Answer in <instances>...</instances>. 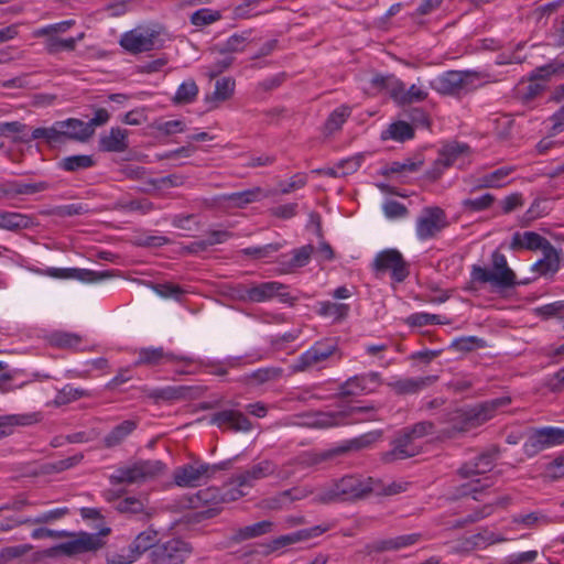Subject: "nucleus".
Listing matches in <instances>:
<instances>
[{
	"label": "nucleus",
	"mask_w": 564,
	"mask_h": 564,
	"mask_svg": "<svg viewBox=\"0 0 564 564\" xmlns=\"http://www.w3.org/2000/svg\"><path fill=\"white\" fill-rule=\"evenodd\" d=\"M372 491H379L377 480L371 477L349 475L323 488L316 494L314 500L321 503L347 501L364 498Z\"/></svg>",
	"instance_id": "obj_1"
},
{
	"label": "nucleus",
	"mask_w": 564,
	"mask_h": 564,
	"mask_svg": "<svg viewBox=\"0 0 564 564\" xmlns=\"http://www.w3.org/2000/svg\"><path fill=\"white\" fill-rule=\"evenodd\" d=\"M340 359L341 355L336 339L324 338L317 340L293 360L290 370L293 373L317 371L327 368L333 360L338 361Z\"/></svg>",
	"instance_id": "obj_2"
},
{
	"label": "nucleus",
	"mask_w": 564,
	"mask_h": 564,
	"mask_svg": "<svg viewBox=\"0 0 564 564\" xmlns=\"http://www.w3.org/2000/svg\"><path fill=\"white\" fill-rule=\"evenodd\" d=\"M510 401L509 397H501L465 410L455 411L449 419L452 429L447 431L448 435L455 432H466L484 424L496 415L498 409L507 406Z\"/></svg>",
	"instance_id": "obj_3"
},
{
	"label": "nucleus",
	"mask_w": 564,
	"mask_h": 564,
	"mask_svg": "<svg viewBox=\"0 0 564 564\" xmlns=\"http://www.w3.org/2000/svg\"><path fill=\"white\" fill-rule=\"evenodd\" d=\"M293 462H289L283 466H278L271 460H261L245 471L234 476L229 486H232L234 489H242L246 494V489H249L254 486V484L261 479L268 477H275L278 479H288L294 474V469H292Z\"/></svg>",
	"instance_id": "obj_4"
},
{
	"label": "nucleus",
	"mask_w": 564,
	"mask_h": 564,
	"mask_svg": "<svg viewBox=\"0 0 564 564\" xmlns=\"http://www.w3.org/2000/svg\"><path fill=\"white\" fill-rule=\"evenodd\" d=\"M110 529H102L99 533L68 532L67 541L52 546L47 554L51 556L65 555L75 556L86 552L97 551L104 545L101 536H106Z\"/></svg>",
	"instance_id": "obj_5"
},
{
	"label": "nucleus",
	"mask_w": 564,
	"mask_h": 564,
	"mask_svg": "<svg viewBox=\"0 0 564 564\" xmlns=\"http://www.w3.org/2000/svg\"><path fill=\"white\" fill-rule=\"evenodd\" d=\"M165 465L161 460H139L129 466L117 468L109 477L112 485L139 484L161 475Z\"/></svg>",
	"instance_id": "obj_6"
},
{
	"label": "nucleus",
	"mask_w": 564,
	"mask_h": 564,
	"mask_svg": "<svg viewBox=\"0 0 564 564\" xmlns=\"http://www.w3.org/2000/svg\"><path fill=\"white\" fill-rule=\"evenodd\" d=\"M220 469H223V465L220 464L210 465L196 460L177 467L174 470L173 479L178 487H199L207 484Z\"/></svg>",
	"instance_id": "obj_7"
},
{
	"label": "nucleus",
	"mask_w": 564,
	"mask_h": 564,
	"mask_svg": "<svg viewBox=\"0 0 564 564\" xmlns=\"http://www.w3.org/2000/svg\"><path fill=\"white\" fill-rule=\"evenodd\" d=\"M479 80L477 72L448 70L435 79L434 86L443 95H456L475 89Z\"/></svg>",
	"instance_id": "obj_8"
},
{
	"label": "nucleus",
	"mask_w": 564,
	"mask_h": 564,
	"mask_svg": "<svg viewBox=\"0 0 564 564\" xmlns=\"http://www.w3.org/2000/svg\"><path fill=\"white\" fill-rule=\"evenodd\" d=\"M163 33L161 26L139 28L124 33L120 40V45L128 52L137 54L148 52L161 46L160 36Z\"/></svg>",
	"instance_id": "obj_9"
},
{
	"label": "nucleus",
	"mask_w": 564,
	"mask_h": 564,
	"mask_svg": "<svg viewBox=\"0 0 564 564\" xmlns=\"http://www.w3.org/2000/svg\"><path fill=\"white\" fill-rule=\"evenodd\" d=\"M193 553L192 545L181 539H171L151 552L153 564H184Z\"/></svg>",
	"instance_id": "obj_10"
},
{
	"label": "nucleus",
	"mask_w": 564,
	"mask_h": 564,
	"mask_svg": "<svg viewBox=\"0 0 564 564\" xmlns=\"http://www.w3.org/2000/svg\"><path fill=\"white\" fill-rule=\"evenodd\" d=\"M564 444L563 429L556 426H544L530 432L523 444L524 453L532 457L538 453Z\"/></svg>",
	"instance_id": "obj_11"
},
{
	"label": "nucleus",
	"mask_w": 564,
	"mask_h": 564,
	"mask_svg": "<svg viewBox=\"0 0 564 564\" xmlns=\"http://www.w3.org/2000/svg\"><path fill=\"white\" fill-rule=\"evenodd\" d=\"M447 226L446 214L440 207H425L416 220L415 231L420 240L434 238Z\"/></svg>",
	"instance_id": "obj_12"
},
{
	"label": "nucleus",
	"mask_w": 564,
	"mask_h": 564,
	"mask_svg": "<svg viewBox=\"0 0 564 564\" xmlns=\"http://www.w3.org/2000/svg\"><path fill=\"white\" fill-rule=\"evenodd\" d=\"M286 290V285L278 281L261 282L247 286L243 290L242 297L254 303L268 302L273 299L286 303L291 299Z\"/></svg>",
	"instance_id": "obj_13"
},
{
	"label": "nucleus",
	"mask_w": 564,
	"mask_h": 564,
	"mask_svg": "<svg viewBox=\"0 0 564 564\" xmlns=\"http://www.w3.org/2000/svg\"><path fill=\"white\" fill-rule=\"evenodd\" d=\"M377 273L386 271L391 272V278L395 282H402L409 275L408 264L402 254L395 249H387L379 252L372 263Z\"/></svg>",
	"instance_id": "obj_14"
},
{
	"label": "nucleus",
	"mask_w": 564,
	"mask_h": 564,
	"mask_svg": "<svg viewBox=\"0 0 564 564\" xmlns=\"http://www.w3.org/2000/svg\"><path fill=\"white\" fill-rule=\"evenodd\" d=\"M43 274L59 280H78L84 283H97L115 276L112 270L94 271L80 268H46Z\"/></svg>",
	"instance_id": "obj_15"
},
{
	"label": "nucleus",
	"mask_w": 564,
	"mask_h": 564,
	"mask_svg": "<svg viewBox=\"0 0 564 564\" xmlns=\"http://www.w3.org/2000/svg\"><path fill=\"white\" fill-rule=\"evenodd\" d=\"M138 358L133 366L156 367L165 364L192 361L189 357L177 356L172 351L165 350L163 347H145L137 350Z\"/></svg>",
	"instance_id": "obj_16"
},
{
	"label": "nucleus",
	"mask_w": 564,
	"mask_h": 564,
	"mask_svg": "<svg viewBox=\"0 0 564 564\" xmlns=\"http://www.w3.org/2000/svg\"><path fill=\"white\" fill-rule=\"evenodd\" d=\"M421 451V444L416 442L410 433L402 430L400 434L391 442V449L382 454V460L392 463L417 455Z\"/></svg>",
	"instance_id": "obj_17"
},
{
	"label": "nucleus",
	"mask_w": 564,
	"mask_h": 564,
	"mask_svg": "<svg viewBox=\"0 0 564 564\" xmlns=\"http://www.w3.org/2000/svg\"><path fill=\"white\" fill-rule=\"evenodd\" d=\"M470 276L475 282L490 283L501 289L512 288L516 284V274L511 269H487L474 265Z\"/></svg>",
	"instance_id": "obj_18"
},
{
	"label": "nucleus",
	"mask_w": 564,
	"mask_h": 564,
	"mask_svg": "<svg viewBox=\"0 0 564 564\" xmlns=\"http://www.w3.org/2000/svg\"><path fill=\"white\" fill-rule=\"evenodd\" d=\"M381 383L380 373L371 371L356 375L347 379L339 387L341 397H354L372 392Z\"/></svg>",
	"instance_id": "obj_19"
},
{
	"label": "nucleus",
	"mask_w": 564,
	"mask_h": 564,
	"mask_svg": "<svg viewBox=\"0 0 564 564\" xmlns=\"http://www.w3.org/2000/svg\"><path fill=\"white\" fill-rule=\"evenodd\" d=\"M330 529V525L328 524H318L312 528L302 529L296 532H292L290 534L281 535L274 540H272L268 544V552H274L278 551L281 547L295 544L301 541H306L312 538H316L325 532H327Z\"/></svg>",
	"instance_id": "obj_20"
},
{
	"label": "nucleus",
	"mask_w": 564,
	"mask_h": 564,
	"mask_svg": "<svg viewBox=\"0 0 564 564\" xmlns=\"http://www.w3.org/2000/svg\"><path fill=\"white\" fill-rule=\"evenodd\" d=\"M210 422L219 429L228 427L235 432H248L252 427L248 417L242 412L236 410L215 412L210 417Z\"/></svg>",
	"instance_id": "obj_21"
},
{
	"label": "nucleus",
	"mask_w": 564,
	"mask_h": 564,
	"mask_svg": "<svg viewBox=\"0 0 564 564\" xmlns=\"http://www.w3.org/2000/svg\"><path fill=\"white\" fill-rule=\"evenodd\" d=\"M510 540L511 539L509 538H503L492 532L486 531L484 533L473 534L469 538H465L456 542L454 545L451 546V551L452 553H468L475 549H482L490 544L506 542Z\"/></svg>",
	"instance_id": "obj_22"
},
{
	"label": "nucleus",
	"mask_w": 564,
	"mask_h": 564,
	"mask_svg": "<svg viewBox=\"0 0 564 564\" xmlns=\"http://www.w3.org/2000/svg\"><path fill=\"white\" fill-rule=\"evenodd\" d=\"M98 148L102 152L121 153L129 149V131L120 127H112L100 135Z\"/></svg>",
	"instance_id": "obj_23"
},
{
	"label": "nucleus",
	"mask_w": 564,
	"mask_h": 564,
	"mask_svg": "<svg viewBox=\"0 0 564 564\" xmlns=\"http://www.w3.org/2000/svg\"><path fill=\"white\" fill-rule=\"evenodd\" d=\"M245 495L246 492L242 489H234V487L229 486V482H227L221 490L215 487L199 490L197 492V499L203 503H219L235 501Z\"/></svg>",
	"instance_id": "obj_24"
},
{
	"label": "nucleus",
	"mask_w": 564,
	"mask_h": 564,
	"mask_svg": "<svg viewBox=\"0 0 564 564\" xmlns=\"http://www.w3.org/2000/svg\"><path fill=\"white\" fill-rule=\"evenodd\" d=\"M542 253L543 257L532 264L531 271L538 276H553L561 268L560 252L551 245Z\"/></svg>",
	"instance_id": "obj_25"
},
{
	"label": "nucleus",
	"mask_w": 564,
	"mask_h": 564,
	"mask_svg": "<svg viewBox=\"0 0 564 564\" xmlns=\"http://www.w3.org/2000/svg\"><path fill=\"white\" fill-rule=\"evenodd\" d=\"M552 243L541 236L538 232L534 231H517L513 234L510 242V248L512 250H519V249H527V250H541L543 251Z\"/></svg>",
	"instance_id": "obj_26"
},
{
	"label": "nucleus",
	"mask_w": 564,
	"mask_h": 564,
	"mask_svg": "<svg viewBox=\"0 0 564 564\" xmlns=\"http://www.w3.org/2000/svg\"><path fill=\"white\" fill-rule=\"evenodd\" d=\"M437 376L417 378H402L388 382V386L398 394H414L432 386Z\"/></svg>",
	"instance_id": "obj_27"
},
{
	"label": "nucleus",
	"mask_w": 564,
	"mask_h": 564,
	"mask_svg": "<svg viewBox=\"0 0 564 564\" xmlns=\"http://www.w3.org/2000/svg\"><path fill=\"white\" fill-rule=\"evenodd\" d=\"M438 154L442 156V160H444L448 167L455 164L459 167H463L470 156V148L466 143L453 141L445 144L440 150Z\"/></svg>",
	"instance_id": "obj_28"
},
{
	"label": "nucleus",
	"mask_w": 564,
	"mask_h": 564,
	"mask_svg": "<svg viewBox=\"0 0 564 564\" xmlns=\"http://www.w3.org/2000/svg\"><path fill=\"white\" fill-rule=\"evenodd\" d=\"M497 452H486L475 458L474 462L465 464L459 473L465 478L480 476L490 471L495 465Z\"/></svg>",
	"instance_id": "obj_29"
},
{
	"label": "nucleus",
	"mask_w": 564,
	"mask_h": 564,
	"mask_svg": "<svg viewBox=\"0 0 564 564\" xmlns=\"http://www.w3.org/2000/svg\"><path fill=\"white\" fill-rule=\"evenodd\" d=\"M30 216L17 212L0 209V229L8 231H17L26 229L32 226Z\"/></svg>",
	"instance_id": "obj_30"
},
{
	"label": "nucleus",
	"mask_w": 564,
	"mask_h": 564,
	"mask_svg": "<svg viewBox=\"0 0 564 564\" xmlns=\"http://www.w3.org/2000/svg\"><path fill=\"white\" fill-rule=\"evenodd\" d=\"M62 134L64 139H72L77 141H86L91 137V130H88V127L85 121L69 118L66 120H62Z\"/></svg>",
	"instance_id": "obj_31"
},
{
	"label": "nucleus",
	"mask_w": 564,
	"mask_h": 564,
	"mask_svg": "<svg viewBox=\"0 0 564 564\" xmlns=\"http://www.w3.org/2000/svg\"><path fill=\"white\" fill-rule=\"evenodd\" d=\"M423 166V161L420 159H404L403 161H393L389 163L384 170L383 175H397L399 177H408L416 173Z\"/></svg>",
	"instance_id": "obj_32"
},
{
	"label": "nucleus",
	"mask_w": 564,
	"mask_h": 564,
	"mask_svg": "<svg viewBox=\"0 0 564 564\" xmlns=\"http://www.w3.org/2000/svg\"><path fill=\"white\" fill-rule=\"evenodd\" d=\"M350 306L345 303H335L330 301H322L317 303V314L322 317L332 318L339 322L347 317Z\"/></svg>",
	"instance_id": "obj_33"
},
{
	"label": "nucleus",
	"mask_w": 564,
	"mask_h": 564,
	"mask_svg": "<svg viewBox=\"0 0 564 564\" xmlns=\"http://www.w3.org/2000/svg\"><path fill=\"white\" fill-rule=\"evenodd\" d=\"M33 423L31 414L0 415V440L11 435L15 426H25Z\"/></svg>",
	"instance_id": "obj_34"
},
{
	"label": "nucleus",
	"mask_w": 564,
	"mask_h": 564,
	"mask_svg": "<svg viewBox=\"0 0 564 564\" xmlns=\"http://www.w3.org/2000/svg\"><path fill=\"white\" fill-rule=\"evenodd\" d=\"M138 426L135 420H126L120 424L116 425L106 436L105 444L108 447L119 445L124 438H127Z\"/></svg>",
	"instance_id": "obj_35"
},
{
	"label": "nucleus",
	"mask_w": 564,
	"mask_h": 564,
	"mask_svg": "<svg viewBox=\"0 0 564 564\" xmlns=\"http://www.w3.org/2000/svg\"><path fill=\"white\" fill-rule=\"evenodd\" d=\"M516 528L534 529L553 523V520L546 514L534 511L527 514H518L511 522Z\"/></svg>",
	"instance_id": "obj_36"
},
{
	"label": "nucleus",
	"mask_w": 564,
	"mask_h": 564,
	"mask_svg": "<svg viewBox=\"0 0 564 564\" xmlns=\"http://www.w3.org/2000/svg\"><path fill=\"white\" fill-rule=\"evenodd\" d=\"M48 341L51 346L56 348L79 349V346L83 343V338L76 333L56 330L50 335Z\"/></svg>",
	"instance_id": "obj_37"
},
{
	"label": "nucleus",
	"mask_w": 564,
	"mask_h": 564,
	"mask_svg": "<svg viewBox=\"0 0 564 564\" xmlns=\"http://www.w3.org/2000/svg\"><path fill=\"white\" fill-rule=\"evenodd\" d=\"M158 542V532L152 529L140 532L129 545L134 554L140 557L145 551L150 550Z\"/></svg>",
	"instance_id": "obj_38"
},
{
	"label": "nucleus",
	"mask_w": 564,
	"mask_h": 564,
	"mask_svg": "<svg viewBox=\"0 0 564 564\" xmlns=\"http://www.w3.org/2000/svg\"><path fill=\"white\" fill-rule=\"evenodd\" d=\"M496 202L495 195L484 193L478 197H468L462 200V207L466 212L480 213L489 209Z\"/></svg>",
	"instance_id": "obj_39"
},
{
	"label": "nucleus",
	"mask_w": 564,
	"mask_h": 564,
	"mask_svg": "<svg viewBox=\"0 0 564 564\" xmlns=\"http://www.w3.org/2000/svg\"><path fill=\"white\" fill-rule=\"evenodd\" d=\"M273 529V522L263 520L251 525L240 528L236 533L237 541H243L252 538H257L271 532Z\"/></svg>",
	"instance_id": "obj_40"
},
{
	"label": "nucleus",
	"mask_w": 564,
	"mask_h": 564,
	"mask_svg": "<svg viewBox=\"0 0 564 564\" xmlns=\"http://www.w3.org/2000/svg\"><path fill=\"white\" fill-rule=\"evenodd\" d=\"M414 130L412 126L405 121H397L391 123L386 132H383V139H392L394 141L403 142L412 139Z\"/></svg>",
	"instance_id": "obj_41"
},
{
	"label": "nucleus",
	"mask_w": 564,
	"mask_h": 564,
	"mask_svg": "<svg viewBox=\"0 0 564 564\" xmlns=\"http://www.w3.org/2000/svg\"><path fill=\"white\" fill-rule=\"evenodd\" d=\"M313 252L314 247L312 245L302 246L300 248L294 249L291 252L290 260L283 261L282 264H285L288 270L302 268L310 262Z\"/></svg>",
	"instance_id": "obj_42"
},
{
	"label": "nucleus",
	"mask_w": 564,
	"mask_h": 564,
	"mask_svg": "<svg viewBox=\"0 0 564 564\" xmlns=\"http://www.w3.org/2000/svg\"><path fill=\"white\" fill-rule=\"evenodd\" d=\"M95 165V160L91 155L78 154L64 158L59 166L67 172H76L86 170Z\"/></svg>",
	"instance_id": "obj_43"
},
{
	"label": "nucleus",
	"mask_w": 564,
	"mask_h": 564,
	"mask_svg": "<svg viewBox=\"0 0 564 564\" xmlns=\"http://www.w3.org/2000/svg\"><path fill=\"white\" fill-rule=\"evenodd\" d=\"M251 42V31H243L241 33H235L229 36L223 44L221 52L224 53H240Z\"/></svg>",
	"instance_id": "obj_44"
},
{
	"label": "nucleus",
	"mask_w": 564,
	"mask_h": 564,
	"mask_svg": "<svg viewBox=\"0 0 564 564\" xmlns=\"http://www.w3.org/2000/svg\"><path fill=\"white\" fill-rule=\"evenodd\" d=\"M514 172L512 166H501L491 172L486 173L489 188L498 189L507 186L511 180L510 175Z\"/></svg>",
	"instance_id": "obj_45"
},
{
	"label": "nucleus",
	"mask_w": 564,
	"mask_h": 564,
	"mask_svg": "<svg viewBox=\"0 0 564 564\" xmlns=\"http://www.w3.org/2000/svg\"><path fill=\"white\" fill-rule=\"evenodd\" d=\"M62 121H56L52 127L48 128H35L32 131L31 139H45L47 143L54 144L63 141Z\"/></svg>",
	"instance_id": "obj_46"
},
{
	"label": "nucleus",
	"mask_w": 564,
	"mask_h": 564,
	"mask_svg": "<svg viewBox=\"0 0 564 564\" xmlns=\"http://www.w3.org/2000/svg\"><path fill=\"white\" fill-rule=\"evenodd\" d=\"M90 395L91 393L88 390L76 388L72 384H66L57 392L55 402L57 404H67L82 398H88Z\"/></svg>",
	"instance_id": "obj_47"
},
{
	"label": "nucleus",
	"mask_w": 564,
	"mask_h": 564,
	"mask_svg": "<svg viewBox=\"0 0 564 564\" xmlns=\"http://www.w3.org/2000/svg\"><path fill=\"white\" fill-rule=\"evenodd\" d=\"M481 189H489L486 173H471L463 178V192L474 194Z\"/></svg>",
	"instance_id": "obj_48"
},
{
	"label": "nucleus",
	"mask_w": 564,
	"mask_h": 564,
	"mask_svg": "<svg viewBox=\"0 0 564 564\" xmlns=\"http://www.w3.org/2000/svg\"><path fill=\"white\" fill-rule=\"evenodd\" d=\"M262 197V189L260 187H253L251 189L232 193L228 196V200L236 207H243L250 203L260 200Z\"/></svg>",
	"instance_id": "obj_49"
},
{
	"label": "nucleus",
	"mask_w": 564,
	"mask_h": 564,
	"mask_svg": "<svg viewBox=\"0 0 564 564\" xmlns=\"http://www.w3.org/2000/svg\"><path fill=\"white\" fill-rule=\"evenodd\" d=\"M26 126L19 121L0 122V135L11 137L13 142H29L22 133Z\"/></svg>",
	"instance_id": "obj_50"
},
{
	"label": "nucleus",
	"mask_w": 564,
	"mask_h": 564,
	"mask_svg": "<svg viewBox=\"0 0 564 564\" xmlns=\"http://www.w3.org/2000/svg\"><path fill=\"white\" fill-rule=\"evenodd\" d=\"M198 94V87L193 79H188L182 83L174 96L176 104H188L192 102Z\"/></svg>",
	"instance_id": "obj_51"
},
{
	"label": "nucleus",
	"mask_w": 564,
	"mask_h": 564,
	"mask_svg": "<svg viewBox=\"0 0 564 564\" xmlns=\"http://www.w3.org/2000/svg\"><path fill=\"white\" fill-rule=\"evenodd\" d=\"M234 90L235 80L229 77L221 78L215 84L212 100L217 102L226 101L234 95Z\"/></svg>",
	"instance_id": "obj_52"
},
{
	"label": "nucleus",
	"mask_w": 564,
	"mask_h": 564,
	"mask_svg": "<svg viewBox=\"0 0 564 564\" xmlns=\"http://www.w3.org/2000/svg\"><path fill=\"white\" fill-rule=\"evenodd\" d=\"M382 436L381 431H371L369 433L362 434L359 437L352 438L347 442V446L344 448L345 451L348 449H362L371 446L373 443L379 441Z\"/></svg>",
	"instance_id": "obj_53"
},
{
	"label": "nucleus",
	"mask_w": 564,
	"mask_h": 564,
	"mask_svg": "<svg viewBox=\"0 0 564 564\" xmlns=\"http://www.w3.org/2000/svg\"><path fill=\"white\" fill-rule=\"evenodd\" d=\"M220 18L221 14L219 11L203 8L191 15V23L195 26H206L218 21Z\"/></svg>",
	"instance_id": "obj_54"
},
{
	"label": "nucleus",
	"mask_w": 564,
	"mask_h": 564,
	"mask_svg": "<svg viewBox=\"0 0 564 564\" xmlns=\"http://www.w3.org/2000/svg\"><path fill=\"white\" fill-rule=\"evenodd\" d=\"M33 546L31 544H19L6 546L0 550V564H8L9 562L20 558L28 554Z\"/></svg>",
	"instance_id": "obj_55"
},
{
	"label": "nucleus",
	"mask_w": 564,
	"mask_h": 564,
	"mask_svg": "<svg viewBox=\"0 0 564 564\" xmlns=\"http://www.w3.org/2000/svg\"><path fill=\"white\" fill-rule=\"evenodd\" d=\"M351 111L348 106H340L336 108L328 117L326 121V129L329 132L338 130L345 123Z\"/></svg>",
	"instance_id": "obj_56"
},
{
	"label": "nucleus",
	"mask_w": 564,
	"mask_h": 564,
	"mask_svg": "<svg viewBox=\"0 0 564 564\" xmlns=\"http://www.w3.org/2000/svg\"><path fill=\"white\" fill-rule=\"evenodd\" d=\"M427 97V91L424 90L422 87L412 85L409 88H405V85L403 84L401 97L399 98V105H406L412 102H419Z\"/></svg>",
	"instance_id": "obj_57"
},
{
	"label": "nucleus",
	"mask_w": 564,
	"mask_h": 564,
	"mask_svg": "<svg viewBox=\"0 0 564 564\" xmlns=\"http://www.w3.org/2000/svg\"><path fill=\"white\" fill-rule=\"evenodd\" d=\"M48 188H50V184L46 181L23 182V181L15 180L17 196L33 195L36 193L44 192Z\"/></svg>",
	"instance_id": "obj_58"
},
{
	"label": "nucleus",
	"mask_w": 564,
	"mask_h": 564,
	"mask_svg": "<svg viewBox=\"0 0 564 564\" xmlns=\"http://www.w3.org/2000/svg\"><path fill=\"white\" fill-rule=\"evenodd\" d=\"M183 387H164L149 391V398L153 400H176L183 397Z\"/></svg>",
	"instance_id": "obj_59"
},
{
	"label": "nucleus",
	"mask_w": 564,
	"mask_h": 564,
	"mask_svg": "<svg viewBox=\"0 0 564 564\" xmlns=\"http://www.w3.org/2000/svg\"><path fill=\"white\" fill-rule=\"evenodd\" d=\"M69 510L66 507L52 509L45 512L40 513L35 518H29V523L40 524V523H52L68 514Z\"/></svg>",
	"instance_id": "obj_60"
},
{
	"label": "nucleus",
	"mask_w": 564,
	"mask_h": 564,
	"mask_svg": "<svg viewBox=\"0 0 564 564\" xmlns=\"http://www.w3.org/2000/svg\"><path fill=\"white\" fill-rule=\"evenodd\" d=\"M76 46V40L70 37L68 39H59L56 36H51L46 41V50L51 54H56L63 51H73Z\"/></svg>",
	"instance_id": "obj_61"
},
{
	"label": "nucleus",
	"mask_w": 564,
	"mask_h": 564,
	"mask_svg": "<svg viewBox=\"0 0 564 564\" xmlns=\"http://www.w3.org/2000/svg\"><path fill=\"white\" fill-rule=\"evenodd\" d=\"M491 486V481L489 477L484 478H476L471 479L469 482L464 484L462 486V495L463 496H469L471 495L474 499H477V494L480 492L482 489L488 488Z\"/></svg>",
	"instance_id": "obj_62"
},
{
	"label": "nucleus",
	"mask_w": 564,
	"mask_h": 564,
	"mask_svg": "<svg viewBox=\"0 0 564 564\" xmlns=\"http://www.w3.org/2000/svg\"><path fill=\"white\" fill-rule=\"evenodd\" d=\"M117 510L121 513H141L144 510V503L135 497H127L117 505Z\"/></svg>",
	"instance_id": "obj_63"
},
{
	"label": "nucleus",
	"mask_w": 564,
	"mask_h": 564,
	"mask_svg": "<svg viewBox=\"0 0 564 564\" xmlns=\"http://www.w3.org/2000/svg\"><path fill=\"white\" fill-rule=\"evenodd\" d=\"M139 557L134 554V552L128 546L127 549H122L120 552L113 553L108 556V564H132Z\"/></svg>",
	"instance_id": "obj_64"
}]
</instances>
